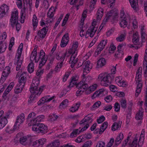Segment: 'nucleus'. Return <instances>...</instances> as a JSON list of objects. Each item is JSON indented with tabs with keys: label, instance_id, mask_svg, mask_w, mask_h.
<instances>
[{
	"label": "nucleus",
	"instance_id": "obj_49",
	"mask_svg": "<svg viewBox=\"0 0 147 147\" xmlns=\"http://www.w3.org/2000/svg\"><path fill=\"white\" fill-rule=\"evenodd\" d=\"M127 113H131L132 107L133 106V102L132 101H130L128 103Z\"/></svg>",
	"mask_w": 147,
	"mask_h": 147
},
{
	"label": "nucleus",
	"instance_id": "obj_57",
	"mask_svg": "<svg viewBox=\"0 0 147 147\" xmlns=\"http://www.w3.org/2000/svg\"><path fill=\"white\" fill-rule=\"evenodd\" d=\"M132 7L134 9H136L137 7L138 4L136 3L134 0H129Z\"/></svg>",
	"mask_w": 147,
	"mask_h": 147
},
{
	"label": "nucleus",
	"instance_id": "obj_29",
	"mask_svg": "<svg viewBox=\"0 0 147 147\" xmlns=\"http://www.w3.org/2000/svg\"><path fill=\"white\" fill-rule=\"evenodd\" d=\"M78 42L75 41L74 42L72 48L69 49L68 53L70 54L73 53H77V48L78 47Z\"/></svg>",
	"mask_w": 147,
	"mask_h": 147
},
{
	"label": "nucleus",
	"instance_id": "obj_38",
	"mask_svg": "<svg viewBox=\"0 0 147 147\" xmlns=\"http://www.w3.org/2000/svg\"><path fill=\"white\" fill-rule=\"evenodd\" d=\"M121 124L120 123H115L112 125L111 127V130L113 131L117 130L121 127Z\"/></svg>",
	"mask_w": 147,
	"mask_h": 147
},
{
	"label": "nucleus",
	"instance_id": "obj_34",
	"mask_svg": "<svg viewBox=\"0 0 147 147\" xmlns=\"http://www.w3.org/2000/svg\"><path fill=\"white\" fill-rule=\"evenodd\" d=\"M30 137V135H28L26 136L21 137L20 140V143L22 145H26L27 143V140Z\"/></svg>",
	"mask_w": 147,
	"mask_h": 147
},
{
	"label": "nucleus",
	"instance_id": "obj_12",
	"mask_svg": "<svg viewBox=\"0 0 147 147\" xmlns=\"http://www.w3.org/2000/svg\"><path fill=\"white\" fill-rule=\"evenodd\" d=\"M118 13L117 11L112 10L107 13L105 18L108 20H116L118 18Z\"/></svg>",
	"mask_w": 147,
	"mask_h": 147
},
{
	"label": "nucleus",
	"instance_id": "obj_27",
	"mask_svg": "<svg viewBox=\"0 0 147 147\" xmlns=\"http://www.w3.org/2000/svg\"><path fill=\"white\" fill-rule=\"evenodd\" d=\"M92 120L91 117L89 115H88L80 122V125H84L88 124V123L92 122Z\"/></svg>",
	"mask_w": 147,
	"mask_h": 147
},
{
	"label": "nucleus",
	"instance_id": "obj_47",
	"mask_svg": "<svg viewBox=\"0 0 147 147\" xmlns=\"http://www.w3.org/2000/svg\"><path fill=\"white\" fill-rule=\"evenodd\" d=\"M143 68L145 70L144 73L147 74V57L144 56V59L143 61Z\"/></svg>",
	"mask_w": 147,
	"mask_h": 147
},
{
	"label": "nucleus",
	"instance_id": "obj_37",
	"mask_svg": "<svg viewBox=\"0 0 147 147\" xmlns=\"http://www.w3.org/2000/svg\"><path fill=\"white\" fill-rule=\"evenodd\" d=\"M78 1H79V5H76L77 10L79 9V6L82 5L83 4V2L82 0H71L70 2V4L71 5H72L75 4Z\"/></svg>",
	"mask_w": 147,
	"mask_h": 147
},
{
	"label": "nucleus",
	"instance_id": "obj_21",
	"mask_svg": "<svg viewBox=\"0 0 147 147\" xmlns=\"http://www.w3.org/2000/svg\"><path fill=\"white\" fill-rule=\"evenodd\" d=\"M82 80L80 82L84 84H86L87 86V88L88 86L87 83L90 82L92 80V78L89 76H85L84 74H83L82 76Z\"/></svg>",
	"mask_w": 147,
	"mask_h": 147
},
{
	"label": "nucleus",
	"instance_id": "obj_39",
	"mask_svg": "<svg viewBox=\"0 0 147 147\" xmlns=\"http://www.w3.org/2000/svg\"><path fill=\"white\" fill-rule=\"evenodd\" d=\"M97 86V85L96 84H93L90 86L87 90V92H88L87 94H90L91 92L94 91L96 89Z\"/></svg>",
	"mask_w": 147,
	"mask_h": 147
},
{
	"label": "nucleus",
	"instance_id": "obj_40",
	"mask_svg": "<svg viewBox=\"0 0 147 147\" xmlns=\"http://www.w3.org/2000/svg\"><path fill=\"white\" fill-rule=\"evenodd\" d=\"M101 102L100 101H98L96 102L93 105L92 107L90 108V110L92 111L95 110L98 108L100 105Z\"/></svg>",
	"mask_w": 147,
	"mask_h": 147
},
{
	"label": "nucleus",
	"instance_id": "obj_36",
	"mask_svg": "<svg viewBox=\"0 0 147 147\" xmlns=\"http://www.w3.org/2000/svg\"><path fill=\"white\" fill-rule=\"evenodd\" d=\"M106 63V61L104 58H102L99 59L97 61V67L99 68L102 67L105 65Z\"/></svg>",
	"mask_w": 147,
	"mask_h": 147
},
{
	"label": "nucleus",
	"instance_id": "obj_45",
	"mask_svg": "<svg viewBox=\"0 0 147 147\" xmlns=\"http://www.w3.org/2000/svg\"><path fill=\"white\" fill-rule=\"evenodd\" d=\"M34 64L33 62H31L28 65V70L30 73H32L34 70Z\"/></svg>",
	"mask_w": 147,
	"mask_h": 147
},
{
	"label": "nucleus",
	"instance_id": "obj_55",
	"mask_svg": "<svg viewBox=\"0 0 147 147\" xmlns=\"http://www.w3.org/2000/svg\"><path fill=\"white\" fill-rule=\"evenodd\" d=\"M121 107L123 109H125L127 107V101L125 99H122L120 101Z\"/></svg>",
	"mask_w": 147,
	"mask_h": 147
},
{
	"label": "nucleus",
	"instance_id": "obj_61",
	"mask_svg": "<svg viewBox=\"0 0 147 147\" xmlns=\"http://www.w3.org/2000/svg\"><path fill=\"white\" fill-rule=\"evenodd\" d=\"M122 79V78L121 76H119L116 77L115 79V82L118 85L120 86L121 85V83H120V82L121 80Z\"/></svg>",
	"mask_w": 147,
	"mask_h": 147
},
{
	"label": "nucleus",
	"instance_id": "obj_15",
	"mask_svg": "<svg viewBox=\"0 0 147 147\" xmlns=\"http://www.w3.org/2000/svg\"><path fill=\"white\" fill-rule=\"evenodd\" d=\"M144 109L142 108L141 107L139 109L136 114L135 118L137 120H140L139 122L138 123V125H140L142 123V120L143 117Z\"/></svg>",
	"mask_w": 147,
	"mask_h": 147
},
{
	"label": "nucleus",
	"instance_id": "obj_46",
	"mask_svg": "<svg viewBox=\"0 0 147 147\" xmlns=\"http://www.w3.org/2000/svg\"><path fill=\"white\" fill-rule=\"evenodd\" d=\"M69 35L68 33L65 34L63 36L61 41L68 43L69 41Z\"/></svg>",
	"mask_w": 147,
	"mask_h": 147
},
{
	"label": "nucleus",
	"instance_id": "obj_56",
	"mask_svg": "<svg viewBox=\"0 0 147 147\" xmlns=\"http://www.w3.org/2000/svg\"><path fill=\"white\" fill-rule=\"evenodd\" d=\"M7 37L6 33L5 32L3 33L0 36V43L3 42L6 39Z\"/></svg>",
	"mask_w": 147,
	"mask_h": 147
},
{
	"label": "nucleus",
	"instance_id": "obj_18",
	"mask_svg": "<svg viewBox=\"0 0 147 147\" xmlns=\"http://www.w3.org/2000/svg\"><path fill=\"white\" fill-rule=\"evenodd\" d=\"M130 22V17L127 16L126 17L121 18L120 19V26L123 28H125L127 25L128 22Z\"/></svg>",
	"mask_w": 147,
	"mask_h": 147
},
{
	"label": "nucleus",
	"instance_id": "obj_23",
	"mask_svg": "<svg viewBox=\"0 0 147 147\" xmlns=\"http://www.w3.org/2000/svg\"><path fill=\"white\" fill-rule=\"evenodd\" d=\"M24 115L23 113H22L18 116L17 118L16 121L14 125V129H16L17 123H19L20 124L22 123L25 120Z\"/></svg>",
	"mask_w": 147,
	"mask_h": 147
},
{
	"label": "nucleus",
	"instance_id": "obj_3",
	"mask_svg": "<svg viewBox=\"0 0 147 147\" xmlns=\"http://www.w3.org/2000/svg\"><path fill=\"white\" fill-rule=\"evenodd\" d=\"M142 68L140 67L136 71L135 78L136 87L135 96L136 97L138 96L142 89L143 82L142 80Z\"/></svg>",
	"mask_w": 147,
	"mask_h": 147
},
{
	"label": "nucleus",
	"instance_id": "obj_2",
	"mask_svg": "<svg viewBox=\"0 0 147 147\" xmlns=\"http://www.w3.org/2000/svg\"><path fill=\"white\" fill-rule=\"evenodd\" d=\"M37 53V49L34 48L32 52L30 59L31 62H33L34 61L35 63H37L40 60L39 68H40L45 64L47 61V59L45 57V53L43 50H41L40 51L39 53V57L38 59H36Z\"/></svg>",
	"mask_w": 147,
	"mask_h": 147
},
{
	"label": "nucleus",
	"instance_id": "obj_50",
	"mask_svg": "<svg viewBox=\"0 0 147 147\" xmlns=\"http://www.w3.org/2000/svg\"><path fill=\"white\" fill-rule=\"evenodd\" d=\"M126 34L125 33L122 34L116 38L117 41L122 42L123 41L125 38Z\"/></svg>",
	"mask_w": 147,
	"mask_h": 147
},
{
	"label": "nucleus",
	"instance_id": "obj_44",
	"mask_svg": "<svg viewBox=\"0 0 147 147\" xmlns=\"http://www.w3.org/2000/svg\"><path fill=\"white\" fill-rule=\"evenodd\" d=\"M80 133L78 129H76L74 130L70 135V137L71 138H73L76 137L77 135Z\"/></svg>",
	"mask_w": 147,
	"mask_h": 147
},
{
	"label": "nucleus",
	"instance_id": "obj_48",
	"mask_svg": "<svg viewBox=\"0 0 147 147\" xmlns=\"http://www.w3.org/2000/svg\"><path fill=\"white\" fill-rule=\"evenodd\" d=\"M9 91L7 90V89H6L5 91L4 92V93L3 94L2 97L3 100L5 101V100H9V98L7 96V95Z\"/></svg>",
	"mask_w": 147,
	"mask_h": 147
},
{
	"label": "nucleus",
	"instance_id": "obj_10",
	"mask_svg": "<svg viewBox=\"0 0 147 147\" xmlns=\"http://www.w3.org/2000/svg\"><path fill=\"white\" fill-rule=\"evenodd\" d=\"M68 57L69 55H67V51H62L57 53L56 54V59L59 61V63H62L63 64V62L65 59V56Z\"/></svg>",
	"mask_w": 147,
	"mask_h": 147
},
{
	"label": "nucleus",
	"instance_id": "obj_58",
	"mask_svg": "<svg viewBox=\"0 0 147 147\" xmlns=\"http://www.w3.org/2000/svg\"><path fill=\"white\" fill-rule=\"evenodd\" d=\"M68 100L67 99H65L63 100L60 105V108H65L66 107L67 105Z\"/></svg>",
	"mask_w": 147,
	"mask_h": 147
},
{
	"label": "nucleus",
	"instance_id": "obj_31",
	"mask_svg": "<svg viewBox=\"0 0 147 147\" xmlns=\"http://www.w3.org/2000/svg\"><path fill=\"white\" fill-rule=\"evenodd\" d=\"M38 20L36 16L34 14L32 18V25L34 30H35L38 25Z\"/></svg>",
	"mask_w": 147,
	"mask_h": 147
},
{
	"label": "nucleus",
	"instance_id": "obj_53",
	"mask_svg": "<svg viewBox=\"0 0 147 147\" xmlns=\"http://www.w3.org/2000/svg\"><path fill=\"white\" fill-rule=\"evenodd\" d=\"M45 116L43 115H40L38 116L35 119H34V124H36V123L37 122H40L42 121L44 119Z\"/></svg>",
	"mask_w": 147,
	"mask_h": 147
},
{
	"label": "nucleus",
	"instance_id": "obj_24",
	"mask_svg": "<svg viewBox=\"0 0 147 147\" xmlns=\"http://www.w3.org/2000/svg\"><path fill=\"white\" fill-rule=\"evenodd\" d=\"M104 12V10L102 8L100 7L98 9L96 15L97 21H99L101 20L103 15Z\"/></svg>",
	"mask_w": 147,
	"mask_h": 147
},
{
	"label": "nucleus",
	"instance_id": "obj_19",
	"mask_svg": "<svg viewBox=\"0 0 147 147\" xmlns=\"http://www.w3.org/2000/svg\"><path fill=\"white\" fill-rule=\"evenodd\" d=\"M48 31V27H44L38 31L37 34L40 38L43 39L45 37Z\"/></svg>",
	"mask_w": 147,
	"mask_h": 147
},
{
	"label": "nucleus",
	"instance_id": "obj_41",
	"mask_svg": "<svg viewBox=\"0 0 147 147\" xmlns=\"http://www.w3.org/2000/svg\"><path fill=\"white\" fill-rule=\"evenodd\" d=\"M58 117V116L55 114H53L49 116L48 120L51 122H53L57 120Z\"/></svg>",
	"mask_w": 147,
	"mask_h": 147
},
{
	"label": "nucleus",
	"instance_id": "obj_52",
	"mask_svg": "<svg viewBox=\"0 0 147 147\" xmlns=\"http://www.w3.org/2000/svg\"><path fill=\"white\" fill-rule=\"evenodd\" d=\"M7 47L6 44L5 43H3V42L0 43V52L1 53L4 52L6 49Z\"/></svg>",
	"mask_w": 147,
	"mask_h": 147
},
{
	"label": "nucleus",
	"instance_id": "obj_64",
	"mask_svg": "<svg viewBox=\"0 0 147 147\" xmlns=\"http://www.w3.org/2000/svg\"><path fill=\"white\" fill-rule=\"evenodd\" d=\"M105 145V142L102 141L99 142L96 147H104Z\"/></svg>",
	"mask_w": 147,
	"mask_h": 147
},
{
	"label": "nucleus",
	"instance_id": "obj_26",
	"mask_svg": "<svg viewBox=\"0 0 147 147\" xmlns=\"http://www.w3.org/2000/svg\"><path fill=\"white\" fill-rule=\"evenodd\" d=\"M32 94L30 96V97L28 102L29 104H31L34 103L35 102V100L36 99V98L40 95V94L39 95L37 94V92L36 93H32L31 92Z\"/></svg>",
	"mask_w": 147,
	"mask_h": 147
},
{
	"label": "nucleus",
	"instance_id": "obj_42",
	"mask_svg": "<svg viewBox=\"0 0 147 147\" xmlns=\"http://www.w3.org/2000/svg\"><path fill=\"white\" fill-rule=\"evenodd\" d=\"M59 145V142L57 140L49 144L46 147H58Z\"/></svg>",
	"mask_w": 147,
	"mask_h": 147
},
{
	"label": "nucleus",
	"instance_id": "obj_62",
	"mask_svg": "<svg viewBox=\"0 0 147 147\" xmlns=\"http://www.w3.org/2000/svg\"><path fill=\"white\" fill-rule=\"evenodd\" d=\"M92 144V142L90 141L86 142L82 147H91Z\"/></svg>",
	"mask_w": 147,
	"mask_h": 147
},
{
	"label": "nucleus",
	"instance_id": "obj_33",
	"mask_svg": "<svg viewBox=\"0 0 147 147\" xmlns=\"http://www.w3.org/2000/svg\"><path fill=\"white\" fill-rule=\"evenodd\" d=\"M77 53H73L72 55L71 56L70 60L69 61L70 63H74V64H76L78 61V59L76 57V55Z\"/></svg>",
	"mask_w": 147,
	"mask_h": 147
},
{
	"label": "nucleus",
	"instance_id": "obj_14",
	"mask_svg": "<svg viewBox=\"0 0 147 147\" xmlns=\"http://www.w3.org/2000/svg\"><path fill=\"white\" fill-rule=\"evenodd\" d=\"M10 68L6 67L3 72L1 79H0V84H2L5 81L10 72Z\"/></svg>",
	"mask_w": 147,
	"mask_h": 147
},
{
	"label": "nucleus",
	"instance_id": "obj_51",
	"mask_svg": "<svg viewBox=\"0 0 147 147\" xmlns=\"http://www.w3.org/2000/svg\"><path fill=\"white\" fill-rule=\"evenodd\" d=\"M18 19L11 18L10 20V24L11 26L13 27L18 22Z\"/></svg>",
	"mask_w": 147,
	"mask_h": 147
},
{
	"label": "nucleus",
	"instance_id": "obj_11",
	"mask_svg": "<svg viewBox=\"0 0 147 147\" xmlns=\"http://www.w3.org/2000/svg\"><path fill=\"white\" fill-rule=\"evenodd\" d=\"M76 88L78 90L76 92V95L77 96H79L87 89V86L86 84H84L81 82H79L77 84Z\"/></svg>",
	"mask_w": 147,
	"mask_h": 147
},
{
	"label": "nucleus",
	"instance_id": "obj_32",
	"mask_svg": "<svg viewBox=\"0 0 147 147\" xmlns=\"http://www.w3.org/2000/svg\"><path fill=\"white\" fill-rule=\"evenodd\" d=\"M124 138V136L122 133H120L117 136L115 140V144L117 146L121 142Z\"/></svg>",
	"mask_w": 147,
	"mask_h": 147
},
{
	"label": "nucleus",
	"instance_id": "obj_63",
	"mask_svg": "<svg viewBox=\"0 0 147 147\" xmlns=\"http://www.w3.org/2000/svg\"><path fill=\"white\" fill-rule=\"evenodd\" d=\"M69 15L68 14H67L65 16L64 18L63 19V22H62V26H63L65 25V24L68 19V18L69 17Z\"/></svg>",
	"mask_w": 147,
	"mask_h": 147
},
{
	"label": "nucleus",
	"instance_id": "obj_6",
	"mask_svg": "<svg viewBox=\"0 0 147 147\" xmlns=\"http://www.w3.org/2000/svg\"><path fill=\"white\" fill-rule=\"evenodd\" d=\"M27 72H23L19 78V84L16 87L14 91L16 94L20 92L25 86V79L26 77Z\"/></svg>",
	"mask_w": 147,
	"mask_h": 147
},
{
	"label": "nucleus",
	"instance_id": "obj_28",
	"mask_svg": "<svg viewBox=\"0 0 147 147\" xmlns=\"http://www.w3.org/2000/svg\"><path fill=\"white\" fill-rule=\"evenodd\" d=\"M36 115V113L32 112L28 115L27 117V119L28 120V121H30L31 124L33 125L35 124L34 120L36 119L35 117Z\"/></svg>",
	"mask_w": 147,
	"mask_h": 147
},
{
	"label": "nucleus",
	"instance_id": "obj_59",
	"mask_svg": "<svg viewBox=\"0 0 147 147\" xmlns=\"http://www.w3.org/2000/svg\"><path fill=\"white\" fill-rule=\"evenodd\" d=\"M63 64L62 63H58L57 66L55 68V71L56 72H58L59 71V69H61L63 66Z\"/></svg>",
	"mask_w": 147,
	"mask_h": 147
},
{
	"label": "nucleus",
	"instance_id": "obj_20",
	"mask_svg": "<svg viewBox=\"0 0 147 147\" xmlns=\"http://www.w3.org/2000/svg\"><path fill=\"white\" fill-rule=\"evenodd\" d=\"M55 97V96H53L52 97L49 95L45 96L42 97L40 99L38 102V105L42 104H44L45 102H49L53 99Z\"/></svg>",
	"mask_w": 147,
	"mask_h": 147
},
{
	"label": "nucleus",
	"instance_id": "obj_35",
	"mask_svg": "<svg viewBox=\"0 0 147 147\" xmlns=\"http://www.w3.org/2000/svg\"><path fill=\"white\" fill-rule=\"evenodd\" d=\"M7 120L6 116H4L0 120V129L3 128L7 124Z\"/></svg>",
	"mask_w": 147,
	"mask_h": 147
},
{
	"label": "nucleus",
	"instance_id": "obj_13",
	"mask_svg": "<svg viewBox=\"0 0 147 147\" xmlns=\"http://www.w3.org/2000/svg\"><path fill=\"white\" fill-rule=\"evenodd\" d=\"M9 8L8 6L3 4L0 7V18H2L8 13Z\"/></svg>",
	"mask_w": 147,
	"mask_h": 147
},
{
	"label": "nucleus",
	"instance_id": "obj_54",
	"mask_svg": "<svg viewBox=\"0 0 147 147\" xmlns=\"http://www.w3.org/2000/svg\"><path fill=\"white\" fill-rule=\"evenodd\" d=\"M132 41L134 44L137 45L139 41L138 36L136 34L134 35L133 36Z\"/></svg>",
	"mask_w": 147,
	"mask_h": 147
},
{
	"label": "nucleus",
	"instance_id": "obj_60",
	"mask_svg": "<svg viewBox=\"0 0 147 147\" xmlns=\"http://www.w3.org/2000/svg\"><path fill=\"white\" fill-rule=\"evenodd\" d=\"M18 11L17 10L12 11L11 18L18 19Z\"/></svg>",
	"mask_w": 147,
	"mask_h": 147
},
{
	"label": "nucleus",
	"instance_id": "obj_16",
	"mask_svg": "<svg viewBox=\"0 0 147 147\" xmlns=\"http://www.w3.org/2000/svg\"><path fill=\"white\" fill-rule=\"evenodd\" d=\"M46 138H42L34 142L32 146L34 147H42L46 143Z\"/></svg>",
	"mask_w": 147,
	"mask_h": 147
},
{
	"label": "nucleus",
	"instance_id": "obj_9",
	"mask_svg": "<svg viewBox=\"0 0 147 147\" xmlns=\"http://www.w3.org/2000/svg\"><path fill=\"white\" fill-rule=\"evenodd\" d=\"M96 23L95 20L94 19L92 23V26L89 28L86 32V38H87L86 36L88 37L89 36L91 38L94 36L97 29V28L95 27Z\"/></svg>",
	"mask_w": 147,
	"mask_h": 147
},
{
	"label": "nucleus",
	"instance_id": "obj_5",
	"mask_svg": "<svg viewBox=\"0 0 147 147\" xmlns=\"http://www.w3.org/2000/svg\"><path fill=\"white\" fill-rule=\"evenodd\" d=\"M23 47V44L21 43L18 50L17 53L15 56L14 63V64L17 65L16 70H19L21 68L23 62V59L21 57L22 51Z\"/></svg>",
	"mask_w": 147,
	"mask_h": 147
},
{
	"label": "nucleus",
	"instance_id": "obj_25",
	"mask_svg": "<svg viewBox=\"0 0 147 147\" xmlns=\"http://www.w3.org/2000/svg\"><path fill=\"white\" fill-rule=\"evenodd\" d=\"M107 40H101L100 43L98 45V48L97 49V51L98 53L100 52L104 48L105 46L107 45Z\"/></svg>",
	"mask_w": 147,
	"mask_h": 147
},
{
	"label": "nucleus",
	"instance_id": "obj_1",
	"mask_svg": "<svg viewBox=\"0 0 147 147\" xmlns=\"http://www.w3.org/2000/svg\"><path fill=\"white\" fill-rule=\"evenodd\" d=\"M111 73H102L98 76L97 80L100 82L102 86H107L109 85L114 78V75L115 73L116 66H113L111 69Z\"/></svg>",
	"mask_w": 147,
	"mask_h": 147
},
{
	"label": "nucleus",
	"instance_id": "obj_8",
	"mask_svg": "<svg viewBox=\"0 0 147 147\" xmlns=\"http://www.w3.org/2000/svg\"><path fill=\"white\" fill-rule=\"evenodd\" d=\"M131 135L129 133V134L127 138L124 140L123 144V146L125 147L126 146H128L129 147H137L138 144V136L136 134L135 138L131 143H130V138Z\"/></svg>",
	"mask_w": 147,
	"mask_h": 147
},
{
	"label": "nucleus",
	"instance_id": "obj_43",
	"mask_svg": "<svg viewBox=\"0 0 147 147\" xmlns=\"http://www.w3.org/2000/svg\"><path fill=\"white\" fill-rule=\"evenodd\" d=\"M4 57L2 56L0 57V71L3 70L5 67Z\"/></svg>",
	"mask_w": 147,
	"mask_h": 147
},
{
	"label": "nucleus",
	"instance_id": "obj_22",
	"mask_svg": "<svg viewBox=\"0 0 147 147\" xmlns=\"http://www.w3.org/2000/svg\"><path fill=\"white\" fill-rule=\"evenodd\" d=\"M84 67V72L88 73L92 68V64L89 61L86 62L83 65Z\"/></svg>",
	"mask_w": 147,
	"mask_h": 147
},
{
	"label": "nucleus",
	"instance_id": "obj_30",
	"mask_svg": "<svg viewBox=\"0 0 147 147\" xmlns=\"http://www.w3.org/2000/svg\"><path fill=\"white\" fill-rule=\"evenodd\" d=\"M81 105V103L78 102L74 104L69 109V111L72 113H74L78 109Z\"/></svg>",
	"mask_w": 147,
	"mask_h": 147
},
{
	"label": "nucleus",
	"instance_id": "obj_4",
	"mask_svg": "<svg viewBox=\"0 0 147 147\" xmlns=\"http://www.w3.org/2000/svg\"><path fill=\"white\" fill-rule=\"evenodd\" d=\"M40 83L39 78L34 77L33 78L32 83L31 85L30 88V92H37V94H40L42 91L43 87H39Z\"/></svg>",
	"mask_w": 147,
	"mask_h": 147
},
{
	"label": "nucleus",
	"instance_id": "obj_17",
	"mask_svg": "<svg viewBox=\"0 0 147 147\" xmlns=\"http://www.w3.org/2000/svg\"><path fill=\"white\" fill-rule=\"evenodd\" d=\"M107 91L106 90L103 88L101 89L96 91L94 93L92 98H94L97 97H101L107 94Z\"/></svg>",
	"mask_w": 147,
	"mask_h": 147
},
{
	"label": "nucleus",
	"instance_id": "obj_7",
	"mask_svg": "<svg viewBox=\"0 0 147 147\" xmlns=\"http://www.w3.org/2000/svg\"><path fill=\"white\" fill-rule=\"evenodd\" d=\"M47 126L43 123L34 124L32 126V130L37 133L44 134L47 132Z\"/></svg>",
	"mask_w": 147,
	"mask_h": 147
}]
</instances>
